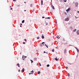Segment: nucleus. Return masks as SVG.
<instances>
[{
	"instance_id": "nucleus-1",
	"label": "nucleus",
	"mask_w": 79,
	"mask_h": 79,
	"mask_svg": "<svg viewBox=\"0 0 79 79\" xmlns=\"http://www.w3.org/2000/svg\"><path fill=\"white\" fill-rule=\"evenodd\" d=\"M78 3L77 2H76L75 5V6H76L77 7L78 6Z\"/></svg>"
},
{
	"instance_id": "nucleus-28",
	"label": "nucleus",
	"mask_w": 79,
	"mask_h": 79,
	"mask_svg": "<svg viewBox=\"0 0 79 79\" xmlns=\"http://www.w3.org/2000/svg\"><path fill=\"white\" fill-rule=\"evenodd\" d=\"M33 73H34L33 72H32V73H29V75H30V74H33Z\"/></svg>"
},
{
	"instance_id": "nucleus-45",
	"label": "nucleus",
	"mask_w": 79,
	"mask_h": 79,
	"mask_svg": "<svg viewBox=\"0 0 79 79\" xmlns=\"http://www.w3.org/2000/svg\"><path fill=\"white\" fill-rule=\"evenodd\" d=\"M75 48H76V49H77V47H75Z\"/></svg>"
},
{
	"instance_id": "nucleus-31",
	"label": "nucleus",
	"mask_w": 79,
	"mask_h": 79,
	"mask_svg": "<svg viewBox=\"0 0 79 79\" xmlns=\"http://www.w3.org/2000/svg\"><path fill=\"white\" fill-rule=\"evenodd\" d=\"M24 40L25 41V42H26L27 41V40H26V39H25Z\"/></svg>"
},
{
	"instance_id": "nucleus-49",
	"label": "nucleus",
	"mask_w": 79,
	"mask_h": 79,
	"mask_svg": "<svg viewBox=\"0 0 79 79\" xmlns=\"http://www.w3.org/2000/svg\"><path fill=\"white\" fill-rule=\"evenodd\" d=\"M18 72H20V70L19 69V70Z\"/></svg>"
},
{
	"instance_id": "nucleus-46",
	"label": "nucleus",
	"mask_w": 79,
	"mask_h": 79,
	"mask_svg": "<svg viewBox=\"0 0 79 79\" xmlns=\"http://www.w3.org/2000/svg\"><path fill=\"white\" fill-rule=\"evenodd\" d=\"M64 14H65V15H66L67 14H66V13L65 12Z\"/></svg>"
},
{
	"instance_id": "nucleus-9",
	"label": "nucleus",
	"mask_w": 79,
	"mask_h": 79,
	"mask_svg": "<svg viewBox=\"0 0 79 79\" xmlns=\"http://www.w3.org/2000/svg\"><path fill=\"white\" fill-rule=\"evenodd\" d=\"M41 5H43V0H41Z\"/></svg>"
},
{
	"instance_id": "nucleus-16",
	"label": "nucleus",
	"mask_w": 79,
	"mask_h": 79,
	"mask_svg": "<svg viewBox=\"0 0 79 79\" xmlns=\"http://www.w3.org/2000/svg\"><path fill=\"white\" fill-rule=\"evenodd\" d=\"M42 44H43V45H45V44H45L44 42H42Z\"/></svg>"
},
{
	"instance_id": "nucleus-36",
	"label": "nucleus",
	"mask_w": 79,
	"mask_h": 79,
	"mask_svg": "<svg viewBox=\"0 0 79 79\" xmlns=\"http://www.w3.org/2000/svg\"><path fill=\"white\" fill-rule=\"evenodd\" d=\"M51 6H53V5H52V2H51Z\"/></svg>"
},
{
	"instance_id": "nucleus-29",
	"label": "nucleus",
	"mask_w": 79,
	"mask_h": 79,
	"mask_svg": "<svg viewBox=\"0 0 79 79\" xmlns=\"http://www.w3.org/2000/svg\"><path fill=\"white\" fill-rule=\"evenodd\" d=\"M64 2H66L67 0H63Z\"/></svg>"
},
{
	"instance_id": "nucleus-38",
	"label": "nucleus",
	"mask_w": 79,
	"mask_h": 79,
	"mask_svg": "<svg viewBox=\"0 0 79 79\" xmlns=\"http://www.w3.org/2000/svg\"><path fill=\"white\" fill-rule=\"evenodd\" d=\"M65 44H68V43L66 42Z\"/></svg>"
},
{
	"instance_id": "nucleus-30",
	"label": "nucleus",
	"mask_w": 79,
	"mask_h": 79,
	"mask_svg": "<svg viewBox=\"0 0 79 79\" xmlns=\"http://www.w3.org/2000/svg\"><path fill=\"white\" fill-rule=\"evenodd\" d=\"M23 56L24 57V58H27V56H25L23 55Z\"/></svg>"
},
{
	"instance_id": "nucleus-59",
	"label": "nucleus",
	"mask_w": 79,
	"mask_h": 79,
	"mask_svg": "<svg viewBox=\"0 0 79 79\" xmlns=\"http://www.w3.org/2000/svg\"><path fill=\"white\" fill-rule=\"evenodd\" d=\"M51 2H52V0H51Z\"/></svg>"
},
{
	"instance_id": "nucleus-10",
	"label": "nucleus",
	"mask_w": 79,
	"mask_h": 79,
	"mask_svg": "<svg viewBox=\"0 0 79 79\" xmlns=\"http://www.w3.org/2000/svg\"><path fill=\"white\" fill-rule=\"evenodd\" d=\"M44 45H45V46H46V47H47V48H48V45H47V44H44Z\"/></svg>"
},
{
	"instance_id": "nucleus-48",
	"label": "nucleus",
	"mask_w": 79,
	"mask_h": 79,
	"mask_svg": "<svg viewBox=\"0 0 79 79\" xmlns=\"http://www.w3.org/2000/svg\"><path fill=\"white\" fill-rule=\"evenodd\" d=\"M44 16L42 17V18L44 19Z\"/></svg>"
},
{
	"instance_id": "nucleus-39",
	"label": "nucleus",
	"mask_w": 79,
	"mask_h": 79,
	"mask_svg": "<svg viewBox=\"0 0 79 79\" xmlns=\"http://www.w3.org/2000/svg\"><path fill=\"white\" fill-rule=\"evenodd\" d=\"M65 68L66 69H67V68H68V67H66Z\"/></svg>"
},
{
	"instance_id": "nucleus-8",
	"label": "nucleus",
	"mask_w": 79,
	"mask_h": 79,
	"mask_svg": "<svg viewBox=\"0 0 79 79\" xmlns=\"http://www.w3.org/2000/svg\"><path fill=\"white\" fill-rule=\"evenodd\" d=\"M34 61H37V58H34Z\"/></svg>"
},
{
	"instance_id": "nucleus-40",
	"label": "nucleus",
	"mask_w": 79,
	"mask_h": 79,
	"mask_svg": "<svg viewBox=\"0 0 79 79\" xmlns=\"http://www.w3.org/2000/svg\"><path fill=\"white\" fill-rule=\"evenodd\" d=\"M47 53V52H45V51L44 52V53Z\"/></svg>"
},
{
	"instance_id": "nucleus-33",
	"label": "nucleus",
	"mask_w": 79,
	"mask_h": 79,
	"mask_svg": "<svg viewBox=\"0 0 79 79\" xmlns=\"http://www.w3.org/2000/svg\"><path fill=\"white\" fill-rule=\"evenodd\" d=\"M69 76H70V75H69V73H68V77H69Z\"/></svg>"
},
{
	"instance_id": "nucleus-64",
	"label": "nucleus",
	"mask_w": 79,
	"mask_h": 79,
	"mask_svg": "<svg viewBox=\"0 0 79 79\" xmlns=\"http://www.w3.org/2000/svg\"><path fill=\"white\" fill-rule=\"evenodd\" d=\"M56 48H57V47H56Z\"/></svg>"
},
{
	"instance_id": "nucleus-54",
	"label": "nucleus",
	"mask_w": 79,
	"mask_h": 79,
	"mask_svg": "<svg viewBox=\"0 0 79 79\" xmlns=\"http://www.w3.org/2000/svg\"><path fill=\"white\" fill-rule=\"evenodd\" d=\"M32 5H32V4H31V6H32Z\"/></svg>"
},
{
	"instance_id": "nucleus-63",
	"label": "nucleus",
	"mask_w": 79,
	"mask_h": 79,
	"mask_svg": "<svg viewBox=\"0 0 79 79\" xmlns=\"http://www.w3.org/2000/svg\"><path fill=\"white\" fill-rule=\"evenodd\" d=\"M20 55H21V52H20Z\"/></svg>"
},
{
	"instance_id": "nucleus-44",
	"label": "nucleus",
	"mask_w": 79,
	"mask_h": 79,
	"mask_svg": "<svg viewBox=\"0 0 79 79\" xmlns=\"http://www.w3.org/2000/svg\"><path fill=\"white\" fill-rule=\"evenodd\" d=\"M16 0H13V2H15Z\"/></svg>"
},
{
	"instance_id": "nucleus-15",
	"label": "nucleus",
	"mask_w": 79,
	"mask_h": 79,
	"mask_svg": "<svg viewBox=\"0 0 79 79\" xmlns=\"http://www.w3.org/2000/svg\"><path fill=\"white\" fill-rule=\"evenodd\" d=\"M52 9H53V10H55V7H54V6H52Z\"/></svg>"
},
{
	"instance_id": "nucleus-52",
	"label": "nucleus",
	"mask_w": 79,
	"mask_h": 79,
	"mask_svg": "<svg viewBox=\"0 0 79 79\" xmlns=\"http://www.w3.org/2000/svg\"><path fill=\"white\" fill-rule=\"evenodd\" d=\"M18 7H19V6H20L19 5H18Z\"/></svg>"
},
{
	"instance_id": "nucleus-43",
	"label": "nucleus",
	"mask_w": 79,
	"mask_h": 79,
	"mask_svg": "<svg viewBox=\"0 0 79 79\" xmlns=\"http://www.w3.org/2000/svg\"><path fill=\"white\" fill-rule=\"evenodd\" d=\"M75 18H76V19H77V17H76V16H75Z\"/></svg>"
},
{
	"instance_id": "nucleus-55",
	"label": "nucleus",
	"mask_w": 79,
	"mask_h": 79,
	"mask_svg": "<svg viewBox=\"0 0 79 79\" xmlns=\"http://www.w3.org/2000/svg\"><path fill=\"white\" fill-rule=\"evenodd\" d=\"M24 11H26V10H24Z\"/></svg>"
},
{
	"instance_id": "nucleus-24",
	"label": "nucleus",
	"mask_w": 79,
	"mask_h": 79,
	"mask_svg": "<svg viewBox=\"0 0 79 79\" xmlns=\"http://www.w3.org/2000/svg\"><path fill=\"white\" fill-rule=\"evenodd\" d=\"M70 29H72V30L73 29V27H70Z\"/></svg>"
},
{
	"instance_id": "nucleus-35",
	"label": "nucleus",
	"mask_w": 79,
	"mask_h": 79,
	"mask_svg": "<svg viewBox=\"0 0 79 79\" xmlns=\"http://www.w3.org/2000/svg\"><path fill=\"white\" fill-rule=\"evenodd\" d=\"M23 44H25L26 43L25 42H23Z\"/></svg>"
},
{
	"instance_id": "nucleus-4",
	"label": "nucleus",
	"mask_w": 79,
	"mask_h": 79,
	"mask_svg": "<svg viewBox=\"0 0 79 79\" xmlns=\"http://www.w3.org/2000/svg\"><path fill=\"white\" fill-rule=\"evenodd\" d=\"M77 35H79V30H78L77 31Z\"/></svg>"
},
{
	"instance_id": "nucleus-12",
	"label": "nucleus",
	"mask_w": 79,
	"mask_h": 79,
	"mask_svg": "<svg viewBox=\"0 0 79 79\" xmlns=\"http://www.w3.org/2000/svg\"><path fill=\"white\" fill-rule=\"evenodd\" d=\"M59 37V36H58V35L57 36H56V38H57L58 39H59L60 38V37L58 38Z\"/></svg>"
},
{
	"instance_id": "nucleus-11",
	"label": "nucleus",
	"mask_w": 79,
	"mask_h": 79,
	"mask_svg": "<svg viewBox=\"0 0 79 79\" xmlns=\"http://www.w3.org/2000/svg\"><path fill=\"white\" fill-rule=\"evenodd\" d=\"M17 66H18L19 68L20 67L19 66V63L17 64Z\"/></svg>"
},
{
	"instance_id": "nucleus-41",
	"label": "nucleus",
	"mask_w": 79,
	"mask_h": 79,
	"mask_svg": "<svg viewBox=\"0 0 79 79\" xmlns=\"http://www.w3.org/2000/svg\"><path fill=\"white\" fill-rule=\"evenodd\" d=\"M10 10H13V8H10Z\"/></svg>"
},
{
	"instance_id": "nucleus-22",
	"label": "nucleus",
	"mask_w": 79,
	"mask_h": 79,
	"mask_svg": "<svg viewBox=\"0 0 79 79\" xmlns=\"http://www.w3.org/2000/svg\"><path fill=\"white\" fill-rule=\"evenodd\" d=\"M76 50H77V52L78 53V52H79V49H78L77 48V49Z\"/></svg>"
},
{
	"instance_id": "nucleus-56",
	"label": "nucleus",
	"mask_w": 79,
	"mask_h": 79,
	"mask_svg": "<svg viewBox=\"0 0 79 79\" xmlns=\"http://www.w3.org/2000/svg\"><path fill=\"white\" fill-rule=\"evenodd\" d=\"M20 27H22V26L21 25H20Z\"/></svg>"
},
{
	"instance_id": "nucleus-62",
	"label": "nucleus",
	"mask_w": 79,
	"mask_h": 79,
	"mask_svg": "<svg viewBox=\"0 0 79 79\" xmlns=\"http://www.w3.org/2000/svg\"><path fill=\"white\" fill-rule=\"evenodd\" d=\"M24 3H26V2H24Z\"/></svg>"
},
{
	"instance_id": "nucleus-57",
	"label": "nucleus",
	"mask_w": 79,
	"mask_h": 79,
	"mask_svg": "<svg viewBox=\"0 0 79 79\" xmlns=\"http://www.w3.org/2000/svg\"><path fill=\"white\" fill-rule=\"evenodd\" d=\"M53 43H52L51 45H53Z\"/></svg>"
},
{
	"instance_id": "nucleus-17",
	"label": "nucleus",
	"mask_w": 79,
	"mask_h": 79,
	"mask_svg": "<svg viewBox=\"0 0 79 79\" xmlns=\"http://www.w3.org/2000/svg\"><path fill=\"white\" fill-rule=\"evenodd\" d=\"M45 19H50V17H47V18H45Z\"/></svg>"
},
{
	"instance_id": "nucleus-27",
	"label": "nucleus",
	"mask_w": 79,
	"mask_h": 79,
	"mask_svg": "<svg viewBox=\"0 0 79 79\" xmlns=\"http://www.w3.org/2000/svg\"><path fill=\"white\" fill-rule=\"evenodd\" d=\"M39 38H40V37L39 36H38L37 37V39H39Z\"/></svg>"
},
{
	"instance_id": "nucleus-37",
	"label": "nucleus",
	"mask_w": 79,
	"mask_h": 79,
	"mask_svg": "<svg viewBox=\"0 0 79 79\" xmlns=\"http://www.w3.org/2000/svg\"><path fill=\"white\" fill-rule=\"evenodd\" d=\"M33 72H34V71H33V70H32L30 72L31 73H33Z\"/></svg>"
},
{
	"instance_id": "nucleus-6",
	"label": "nucleus",
	"mask_w": 79,
	"mask_h": 79,
	"mask_svg": "<svg viewBox=\"0 0 79 79\" xmlns=\"http://www.w3.org/2000/svg\"><path fill=\"white\" fill-rule=\"evenodd\" d=\"M56 61H58V59H57V57H56L54 59Z\"/></svg>"
},
{
	"instance_id": "nucleus-18",
	"label": "nucleus",
	"mask_w": 79,
	"mask_h": 79,
	"mask_svg": "<svg viewBox=\"0 0 79 79\" xmlns=\"http://www.w3.org/2000/svg\"><path fill=\"white\" fill-rule=\"evenodd\" d=\"M38 74H40V71H38Z\"/></svg>"
},
{
	"instance_id": "nucleus-26",
	"label": "nucleus",
	"mask_w": 79,
	"mask_h": 79,
	"mask_svg": "<svg viewBox=\"0 0 79 79\" xmlns=\"http://www.w3.org/2000/svg\"><path fill=\"white\" fill-rule=\"evenodd\" d=\"M39 64L40 66H42V65H41V64H40V63H39Z\"/></svg>"
},
{
	"instance_id": "nucleus-5",
	"label": "nucleus",
	"mask_w": 79,
	"mask_h": 79,
	"mask_svg": "<svg viewBox=\"0 0 79 79\" xmlns=\"http://www.w3.org/2000/svg\"><path fill=\"white\" fill-rule=\"evenodd\" d=\"M41 37L42 39H44L45 37H44V35H42L41 36Z\"/></svg>"
},
{
	"instance_id": "nucleus-61",
	"label": "nucleus",
	"mask_w": 79,
	"mask_h": 79,
	"mask_svg": "<svg viewBox=\"0 0 79 79\" xmlns=\"http://www.w3.org/2000/svg\"><path fill=\"white\" fill-rule=\"evenodd\" d=\"M60 2H61V1H62V0H60Z\"/></svg>"
},
{
	"instance_id": "nucleus-42",
	"label": "nucleus",
	"mask_w": 79,
	"mask_h": 79,
	"mask_svg": "<svg viewBox=\"0 0 79 79\" xmlns=\"http://www.w3.org/2000/svg\"><path fill=\"white\" fill-rule=\"evenodd\" d=\"M36 65H37V66H38L39 65V64H38V63Z\"/></svg>"
},
{
	"instance_id": "nucleus-13",
	"label": "nucleus",
	"mask_w": 79,
	"mask_h": 79,
	"mask_svg": "<svg viewBox=\"0 0 79 79\" xmlns=\"http://www.w3.org/2000/svg\"><path fill=\"white\" fill-rule=\"evenodd\" d=\"M25 58H24V55H23V56H22V59H23V60H24Z\"/></svg>"
},
{
	"instance_id": "nucleus-21",
	"label": "nucleus",
	"mask_w": 79,
	"mask_h": 79,
	"mask_svg": "<svg viewBox=\"0 0 79 79\" xmlns=\"http://www.w3.org/2000/svg\"><path fill=\"white\" fill-rule=\"evenodd\" d=\"M22 23H24V20H22Z\"/></svg>"
},
{
	"instance_id": "nucleus-7",
	"label": "nucleus",
	"mask_w": 79,
	"mask_h": 79,
	"mask_svg": "<svg viewBox=\"0 0 79 79\" xmlns=\"http://www.w3.org/2000/svg\"><path fill=\"white\" fill-rule=\"evenodd\" d=\"M70 10V8H69L67 10V11H69Z\"/></svg>"
},
{
	"instance_id": "nucleus-50",
	"label": "nucleus",
	"mask_w": 79,
	"mask_h": 79,
	"mask_svg": "<svg viewBox=\"0 0 79 79\" xmlns=\"http://www.w3.org/2000/svg\"><path fill=\"white\" fill-rule=\"evenodd\" d=\"M20 25H21V26H22V25H23V24L22 23H20Z\"/></svg>"
},
{
	"instance_id": "nucleus-25",
	"label": "nucleus",
	"mask_w": 79,
	"mask_h": 79,
	"mask_svg": "<svg viewBox=\"0 0 79 79\" xmlns=\"http://www.w3.org/2000/svg\"><path fill=\"white\" fill-rule=\"evenodd\" d=\"M52 52H55V50L54 49H53L52 50Z\"/></svg>"
},
{
	"instance_id": "nucleus-47",
	"label": "nucleus",
	"mask_w": 79,
	"mask_h": 79,
	"mask_svg": "<svg viewBox=\"0 0 79 79\" xmlns=\"http://www.w3.org/2000/svg\"><path fill=\"white\" fill-rule=\"evenodd\" d=\"M77 13H79V11H77Z\"/></svg>"
},
{
	"instance_id": "nucleus-60",
	"label": "nucleus",
	"mask_w": 79,
	"mask_h": 79,
	"mask_svg": "<svg viewBox=\"0 0 79 79\" xmlns=\"http://www.w3.org/2000/svg\"><path fill=\"white\" fill-rule=\"evenodd\" d=\"M69 64H71V63H69Z\"/></svg>"
},
{
	"instance_id": "nucleus-23",
	"label": "nucleus",
	"mask_w": 79,
	"mask_h": 79,
	"mask_svg": "<svg viewBox=\"0 0 79 79\" xmlns=\"http://www.w3.org/2000/svg\"><path fill=\"white\" fill-rule=\"evenodd\" d=\"M47 67H49V66H50V65H49V64H48L47 65Z\"/></svg>"
},
{
	"instance_id": "nucleus-34",
	"label": "nucleus",
	"mask_w": 79,
	"mask_h": 79,
	"mask_svg": "<svg viewBox=\"0 0 79 79\" xmlns=\"http://www.w3.org/2000/svg\"><path fill=\"white\" fill-rule=\"evenodd\" d=\"M40 46H42V44H40Z\"/></svg>"
},
{
	"instance_id": "nucleus-32",
	"label": "nucleus",
	"mask_w": 79,
	"mask_h": 79,
	"mask_svg": "<svg viewBox=\"0 0 79 79\" xmlns=\"http://www.w3.org/2000/svg\"><path fill=\"white\" fill-rule=\"evenodd\" d=\"M63 41H64H64H65V40H64V39H63Z\"/></svg>"
},
{
	"instance_id": "nucleus-14",
	"label": "nucleus",
	"mask_w": 79,
	"mask_h": 79,
	"mask_svg": "<svg viewBox=\"0 0 79 79\" xmlns=\"http://www.w3.org/2000/svg\"><path fill=\"white\" fill-rule=\"evenodd\" d=\"M25 69H24V68H23L22 70V72H24V71H25Z\"/></svg>"
},
{
	"instance_id": "nucleus-58",
	"label": "nucleus",
	"mask_w": 79,
	"mask_h": 79,
	"mask_svg": "<svg viewBox=\"0 0 79 79\" xmlns=\"http://www.w3.org/2000/svg\"><path fill=\"white\" fill-rule=\"evenodd\" d=\"M10 8H11V6H10Z\"/></svg>"
},
{
	"instance_id": "nucleus-2",
	"label": "nucleus",
	"mask_w": 79,
	"mask_h": 79,
	"mask_svg": "<svg viewBox=\"0 0 79 79\" xmlns=\"http://www.w3.org/2000/svg\"><path fill=\"white\" fill-rule=\"evenodd\" d=\"M65 21H69V18L68 17L65 19Z\"/></svg>"
},
{
	"instance_id": "nucleus-51",
	"label": "nucleus",
	"mask_w": 79,
	"mask_h": 79,
	"mask_svg": "<svg viewBox=\"0 0 79 79\" xmlns=\"http://www.w3.org/2000/svg\"><path fill=\"white\" fill-rule=\"evenodd\" d=\"M46 25H48V23H46Z\"/></svg>"
},
{
	"instance_id": "nucleus-3",
	"label": "nucleus",
	"mask_w": 79,
	"mask_h": 79,
	"mask_svg": "<svg viewBox=\"0 0 79 79\" xmlns=\"http://www.w3.org/2000/svg\"><path fill=\"white\" fill-rule=\"evenodd\" d=\"M66 49H65L64 50V54H66Z\"/></svg>"
},
{
	"instance_id": "nucleus-20",
	"label": "nucleus",
	"mask_w": 79,
	"mask_h": 79,
	"mask_svg": "<svg viewBox=\"0 0 79 79\" xmlns=\"http://www.w3.org/2000/svg\"><path fill=\"white\" fill-rule=\"evenodd\" d=\"M76 29H75V30H73V32H76Z\"/></svg>"
},
{
	"instance_id": "nucleus-53",
	"label": "nucleus",
	"mask_w": 79,
	"mask_h": 79,
	"mask_svg": "<svg viewBox=\"0 0 79 79\" xmlns=\"http://www.w3.org/2000/svg\"><path fill=\"white\" fill-rule=\"evenodd\" d=\"M69 45L70 46H72V45Z\"/></svg>"
},
{
	"instance_id": "nucleus-19",
	"label": "nucleus",
	"mask_w": 79,
	"mask_h": 79,
	"mask_svg": "<svg viewBox=\"0 0 79 79\" xmlns=\"http://www.w3.org/2000/svg\"><path fill=\"white\" fill-rule=\"evenodd\" d=\"M30 61L31 62V63H33L34 62V61H33V60H32L31 59L30 60Z\"/></svg>"
}]
</instances>
